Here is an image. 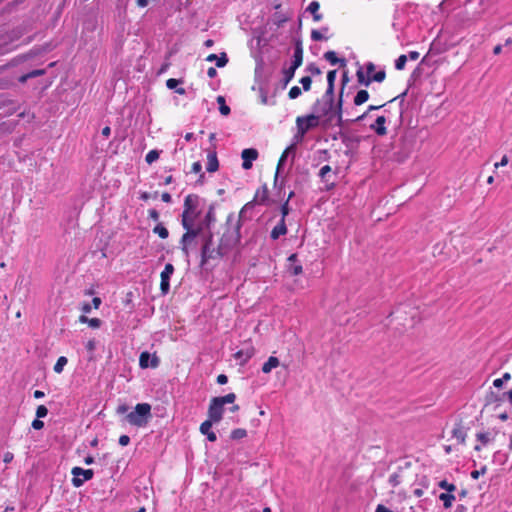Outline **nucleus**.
Listing matches in <instances>:
<instances>
[{
  "instance_id": "f257e3e1",
  "label": "nucleus",
  "mask_w": 512,
  "mask_h": 512,
  "mask_svg": "<svg viewBox=\"0 0 512 512\" xmlns=\"http://www.w3.org/2000/svg\"><path fill=\"white\" fill-rule=\"evenodd\" d=\"M242 222L240 216L229 214L223 225L220 226L217 238L212 233L204 236L201 248V265L209 260L221 259L231 252L240 242V229Z\"/></svg>"
},
{
  "instance_id": "f03ea898",
  "label": "nucleus",
  "mask_w": 512,
  "mask_h": 512,
  "mask_svg": "<svg viewBox=\"0 0 512 512\" xmlns=\"http://www.w3.org/2000/svg\"><path fill=\"white\" fill-rule=\"evenodd\" d=\"M342 106H343V89H341L337 103L327 99H317L313 105L316 115L324 117L322 124L324 127L341 126L342 125Z\"/></svg>"
},
{
  "instance_id": "7ed1b4c3",
  "label": "nucleus",
  "mask_w": 512,
  "mask_h": 512,
  "mask_svg": "<svg viewBox=\"0 0 512 512\" xmlns=\"http://www.w3.org/2000/svg\"><path fill=\"white\" fill-rule=\"evenodd\" d=\"M198 206V195L189 194L185 197L183 204V212L181 215V224L183 227H198V224H196V221L200 216Z\"/></svg>"
},
{
  "instance_id": "20e7f679",
  "label": "nucleus",
  "mask_w": 512,
  "mask_h": 512,
  "mask_svg": "<svg viewBox=\"0 0 512 512\" xmlns=\"http://www.w3.org/2000/svg\"><path fill=\"white\" fill-rule=\"evenodd\" d=\"M236 400L235 393H229L225 396L213 397L208 407V419L218 423L221 421L224 413V405L233 404Z\"/></svg>"
},
{
  "instance_id": "39448f33",
  "label": "nucleus",
  "mask_w": 512,
  "mask_h": 512,
  "mask_svg": "<svg viewBox=\"0 0 512 512\" xmlns=\"http://www.w3.org/2000/svg\"><path fill=\"white\" fill-rule=\"evenodd\" d=\"M151 415V405L148 403H139L134 411L127 414V421L136 427H144L148 424Z\"/></svg>"
},
{
  "instance_id": "423d86ee",
  "label": "nucleus",
  "mask_w": 512,
  "mask_h": 512,
  "mask_svg": "<svg viewBox=\"0 0 512 512\" xmlns=\"http://www.w3.org/2000/svg\"><path fill=\"white\" fill-rule=\"evenodd\" d=\"M185 229V233L182 235L180 239V249L185 257H189L190 251L196 248L197 245V237L200 235L202 231V224L199 223L198 227H183Z\"/></svg>"
},
{
  "instance_id": "0eeeda50",
  "label": "nucleus",
  "mask_w": 512,
  "mask_h": 512,
  "mask_svg": "<svg viewBox=\"0 0 512 512\" xmlns=\"http://www.w3.org/2000/svg\"><path fill=\"white\" fill-rule=\"evenodd\" d=\"M274 203H277V201L269 197L268 186L264 183L255 191L253 199L243 206L237 216H240L241 219L242 214L254 205L270 206Z\"/></svg>"
},
{
  "instance_id": "6e6552de",
  "label": "nucleus",
  "mask_w": 512,
  "mask_h": 512,
  "mask_svg": "<svg viewBox=\"0 0 512 512\" xmlns=\"http://www.w3.org/2000/svg\"><path fill=\"white\" fill-rule=\"evenodd\" d=\"M297 136L302 138L311 129L316 128L320 124L319 116L312 113L296 118Z\"/></svg>"
},
{
  "instance_id": "1a4fd4ad",
  "label": "nucleus",
  "mask_w": 512,
  "mask_h": 512,
  "mask_svg": "<svg viewBox=\"0 0 512 512\" xmlns=\"http://www.w3.org/2000/svg\"><path fill=\"white\" fill-rule=\"evenodd\" d=\"M406 482V472L402 469L394 472L389 476L388 483L392 487L391 494L397 493L401 498H406V493L401 490H396L399 486Z\"/></svg>"
},
{
  "instance_id": "9d476101",
  "label": "nucleus",
  "mask_w": 512,
  "mask_h": 512,
  "mask_svg": "<svg viewBox=\"0 0 512 512\" xmlns=\"http://www.w3.org/2000/svg\"><path fill=\"white\" fill-rule=\"evenodd\" d=\"M73 475L72 484L74 487L79 488L85 481L93 478L94 472L92 469H83L81 467H73L71 470Z\"/></svg>"
},
{
  "instance_id": "9b49d317",
  "label": "nucleus",
  "mask_w": 512,
  "mask_h": 512,
  "mask_svg": "<svg viewBox=\"0 0 512 512\" xmlns=\"http://www.w3.org/2000/svg\"><path fill=\"white\" fill-rule=\"evenodd\" d=\"M174 272V266L171 263H167L164 270L160 274V290L163 294H167L170 289V277Z\"/></svg>"
},
{
  "instance_id": "f8f14e48",
  "label": "nucleus",
  "mask_w": 512,
  "mask_h": 512,
  "mask_svg": "<svg viewBox=\"0 0 512 512\" xmlns=\"http://www.w3.org/2000/svg\"><path fill=\"white\" fill-rule=\"evenodd\" d=\"M259 156L258 151L255 148H246L242 151V168L244 170H249L253 166V161H255Z\"/></svg>"
},
{
  "instance_id": "ddd939ff",
  "label": "nucleus",
  "mask_w": 512,
  "mask_h": 512,
  "mask_svg": "<svg viewBox=\"0 0 512 512\" xmlns=\"http://www.w3.org/2000/svg\"><path fill=\"white\" fill-rule=\"evenodd\" d=\"M297 260H298V256L296 253L291 254L287 259L288 272L293 276L300 275L303 272V267L301 264L297 263Z\"/></svg>"
},
{
  "instance_id": "4468645a",
  "label": "nucleus",
  "mask_w": 512,
  "mask_h": 512,
  "mask_svg": "<svg viewBox=\"0 0 512 512\" xmlns=\"http://www.w3.org/2000/svg\"><path fill=\"white\" fill-rule=\"evenodd\" d=\"M214 423H215L214 421H212L210 419H207V420H205L204 422L201 423L200 428H199L200 432L203 435H206L207 439L210 442H215L217 440L216 434L211 430L212 425Z\"/></svg>"
},
{
  "instance_id": "2eb2a0df",
  "label": "nucleus",
  "mask_w": 512,
  "mask_h": 512,
  "mask_svg": "<svg viewBox=\"0 0 512 512\" xmlns=\"http://www.w3.org/2000/svg\"><path fill=\"white\" fill-rule=\"evenodd\" d=\"M466 436L467 433L464 426L460 423L455 424V426L452 429V437L456 440L457 444H465Z\"/></svg>"
},
{
  "instance_id": "dca6fc26",
  "label": "nucleus",
  "mask_w": 512,
  "mask_h": 512,
  "mask_svg": "<svg viewBox=\"0 0 512 512\" xmlns=\"http://www.w3.org/2000/svg\"><path fill=\"white\" fill-rule=\"evenodd\" d=\"M254 348L252 346L247 349H241L234 354V358L236 360H240V363L243 365L247 363L254 355Z\"/></svg>"
},
{
  "instance_id": "f3484780",
  "label": "nucleus",
  "mask_w": 512,
  "mask_h": 512,
  "mask_svg": "<svg viewBox=\"0 0 512 512\" xmlns=\"http://www.w3.org/2000/svg\"><path fill=\"white\" fill-rule=\"evenodd\" d=\"M303 63V47L302 43L298 41L295 45L294 54H293V62L291 67L297 69Z\"/></svg>"
},
{
  "instance_id": "a211bd4d",
  "label": "nucleus",
  "mask_w": 512,
  "mask_h": 512,
  "mask_svg": "<svg viewBox=\"0 0 512 512\" xmlns=\"http://www.w3.org/2000/svg\"><path fill=\"white\" fill-rule=\"evenodd\" d=\"M386 118L384 116H378L375 123L370 125V128L379 136H384L387 134V129L385 127Z\"/></svg>"
},
{
  "instance_id": "6ab92c4d",
  "label": "nucleus",
  "mask_w": 512,
  "mask_h": 512,
  "mask_svg": "<svg viewBox=\"0 0 512 512\" xmlns=\"http://www.w3.org/2000/svg\"><path fill=\"white\" fill-rule=\"evenodd\" d=\"M287 233V226L284 219H281L279 223L271 230L270 237L273 240H277L280 236Z\"/></svg>"
},
{
  "instance_id": "aec40b11",
  "label": "nucleus",
  "mask_w": 512,
  "mask_h": 512,
  "mask_svg": "<svg viewBox=\"0 0 512 512\" xmlns=\"http://www.w3.org/2000/svg\"><path fill=\"white\" fill-rule=\"evenodd\" d=\"M219 168V161L216 152H209L207 155L206 170L210 173L216 172Z\"/></svg>"
},
{
  "instance_id": "412c9836",
  "label": "nucleus",
  "mask_w": 512,
  "mask_h": 512,
  "mask_svg": "<svg viewBox=\"0 0 512 512\" xmlns=\"http://www.w3.org/2000/svg\"><path fill=\"white\" fill-rule=\"evenodd\" d=\"M324 58L331 64H339L341 67L346 66V60L344 58H338L335 51H327L324 53Z\"/></svg>"
},
{
  "instance_id": "4be33fe9",
  "label": "nucleus",
  "mask_w": 512,
  "mask_h": 512,
  "mask_svg": "<svg viewBox=\"0 0 512 512\" xmlns=\"http://www.w3.org/2000/svg\"><path fill=\"white\" fill-rule=\"evenodd\" d=\"M477 441L480 442V445H475L474 449L476 451H480L482 449V446H486L489 444L493 438L491 437V434L489 432H479L476 434Z\"/></svg>"
},
{
  "instance_id": "5701e85b",
  "label": "nucleus",
  "mask_w": 512,
  "mask_h": 512,
  "mask_svg": "<svg viewBox=\"0 0 512 512\" xmlns=\"http://www.w3.org/2000/svg\"><path fill=\"white\" fill-rule=\"evenodd\" d=\"M505 398L508 400L510 405H512V389L509 390L508 392L503 393L502 397H499L496 394H494L493 392H491L490 395L487 396V402L488 403H496V402L503 401Z\"/></svg>"
},
{
  "instance_id": "b1692460",
  "label": "nucleus",
  "mask_w": 512,
  "mask_h": 512,
  "mask_svg": "<svg viewBox=\"0 0 512 512\" xmlns=\"http://www.w3.org/2000/svg\"><path fill=\"white\" fill-rule=\"evenodd\" d=\"M319 9L320 3L318 1H312L307 7V11L312 14L315 22H319L323 19V15L319 13Z\"/></svg>"
},
{
  "instance_id": "393cba45",
  "label": "nucleus",
  "mask_w": 512,
  "mask_h": 512,
  "mask_svg": "<svg viewBox=\"0 0 512 512\" xmlns=\"http://www.w3.org/2000/svg\"><path fill=\"white\" fill-rule=\"evenodd\" d=\"M280 364L279 359L275 356H270L262 366V372L268 374L272 369L278 367Z\"/></svg>"
},
{
  "instance_id": "a878e982",
  "label": "nucleus",
  "mask_w": 512,
  "mask_h": 512,
  "mask_svg": "<svg viewBox=\"0 0 512 512\" xmlns=\"http://www.w3.org/2000/svg\"><path fill=\"white\" fill-rule=\"evenodd\" d=\"M293 148V146H290V147H287L281 154L279 160H278V163H277V169H276V173H275V176H274V184L276 185L277 183V180H278V175H279V171H280V168L283 166L285 160L287 159V156L289 154V151Z\"/></svg>"
},
{
  "instance_id": "bb28decb",
  "label": "nucleus",
  "mask_w": 512,
  "mask_h": 512,
  "mask_svg": "<svg viewBox=\"0 0 512 512\" xmlns=\"http://www.w3.org/2000/svg\"><path fill=\"white\" fill-rule=\"evenodd\" d=\"M179 83H181V80L179 79H175V78H169L167 81H166V86L167 88L169 89H176V93L179 94V95H184L186 93V90L182 87L180 88H177V86L179 85Z\"/></svg>"
},
{
  "instance_id": "cd10ccee",
  "label": "nucleus",
  "mask_w": 512,
  "mask_h": 512,
  "mask_svg": "<svg viewBox=\"0 0 512 512\" xmlns=\"http://www.w3.org/2000/svg\"><path fill=\"white\" fill-rule=\"evenodd\" d=\"M369 99V93L367 90H359L356 94V96L354 97V104L356 106H360L362 104H364L365 102H367V100Z\"/></svg>"
},
{
  "instance_id": "c85d7f7f",
  "label": "nucleus",
  "mask_w": 512,
  "mask_h": 512,
  "mask_svg": "<svg viewBox=\"0 0 512 512\" xmlns=\"http://www.w3.org/2000/svg\"><path fill=\"white\" fill-rule=\"evenodd\" d=\"M439 499L443 502L444 508L448 509L452 506L455 496L452 493H441Z\"/></svg>"
},
{
  "instance_id": "c756f323",
  "label": "nucleus",
  "mask_w": 512,
  "mask_h": 512,
  "mask_svg": "<svg viewBox=\"0 0 512 512\" xmlns=\"http://www.w3.org/2000/svg\"><path fill=\"white\" fill-rule=\"evenodd\" d=\"M217 103L219 104V111L223 116H228L231 112L230 107L226 105L225 98L223 96L217 97Z\"/></svg>"
},
{
  "instance_id": "7c9ffc66",
  "label": "nucleus",
  "mask_w": 512,
  "mask_h": 512,
  "mask_svg": "<svg viewBox=\"0 0 512 512\" xmlns=\"http://www.w3.org/2000/svg\"><path fill=\"white\" fill-rule=\"evenodd\" d=\"M153 232L155 234H157L161 239H166L168 238L169 236V231L168 229L161 223L157 224L154 228H153Z\"/></svg>"
},
{
  "instance_id": "2f4dec72",
  "label": "nucleus",
  "mask_w": 512,
  "mask_h": 512,
  "mask_svg": "<svg viewBox=\"0 0 512 512\" xmlns=\"http://www.w3.org/2000/svg\"><path fill=\"white\" fill-rule=\"evenodd\" d=\"M296 69L293 67H289L283 70V85L287 86V84L293 79Z\"/></svg>"
},
{
  "instance_id": "473e14b6",
  "label": "nucleus",
  "mask_w": 512,
  "mask_h": 512,
  "mask_svg": "<svg viewBox=\"0 0 512 512\" xmlns=\"http://www.w3.org/2000/svg\"><path fill=\"white\" fill-rule=\"evenodd\" d=\"M356 76H357V81L359 84L369 86L372 82V79L370 78V76L365 77L362 69L357 70Z\"/></svg>"
},
{
  "instance_id": "72a5a7b5",
  "label": "nucleus",
  "mask_w": 512,
  "mask_h": 512,
  "mask_svg": "<svg viewBox=\"0 0 512 512\" xmlns=\"http://www.w3.org/2000/svg\"><path fill=\"white\" fill-rule=\"evenodd\" d=\"M246 436H247V431L243 428L234 429L230 434V438L233 440H240V439L245 438Z\"/></svg>"
},
{
  "instance_id": "f704fd0d",
  "label": "nucleus",
  "mask_w": 512,
  "mask_h": 512,
  "mask_svg": "<svg viewBox=\"0 0 512 512\" xmlns=\"http://www.w3.org/2000/svg\"><path fill=\"white\" fill-rule=\"evenodd\" d=\"M67 364V358L65 356H61L57 359L53 369L55 373H61L64 369V366Z\"/></svg>"
},
{
  "instance_id": "c9c22d12",
  "label": "nucleus",
  "mask_w": 512,
  "mask_h": 512,
  "mask_svg": "<svg viewBox=\"0 0 512 512\" xmlns=\"http://www.w3.org/2000/svg\"><path fill=\"white\" fill-rule=\"evenodd\" d=\"M150 354L146 351L142 352L139 357V365L141 368H147L149 366Z\"/></svg>"
},
{
  "instance_id": "e433bc0d",
  "label": "nucleus",
  "mask_w": 512,
  "mask_h": 512,
  "mask_svg": "<svg viewBox=\"0 0 512 512\" xmlns=\"http://www.w3.org/2000/svg\"><path fill=\"white\" fill-rule=\"evenodd\" d=\"M408 57L404 54L400 55L395 61V68L397 70H403L405 68Z\"/></svg>"
},
{
  "instance_id": "4c0bfd02",
  "label": "nucleus",
  "mask_w": 512,
  "mask_h": 512,
  "mask_svg": "<svg viewBox=\"0 0 512 512\" xmlns=\"http://www.w3.org/2000/svg\"><path fill=\"white\" fill-rule=\"evenodd\" d=\"M159 158V152L157 150H151L149 151L145 156V161L148 164H152L154 161H156Z\"/></svg>"
},
{
  "instance_id": "58836bf2",
  "label": "nucleus",
  "mask_w": 512,
  "mask_h": 512,
  "mask_svg": "<svg viewBox=\"0 0 512 512\" xmlns=\"http://www.w3.org/2000/svg\"><path fill=\"white\" fill-rule=\"evenodd\" d=\"M370 78L372 79V81L375 82H383L386 78V72L384 70H380L374 73L372 76H370Z\"/></svg>"
},
{
  "instance_id": "ea45409f",
  "label": "nucleus",
  "mask_w": 512,
  "mask_h": 512,
  "mask_svg": "<svg viewBox=\"0 0 512 512\" xmlns=\"http://www.w3.org/2000/svg\"><path fill=\"white\" fill-rule=\"evenodd\" d=\"M323 99L335 101L334 99V85H327V89L322 96Z\"/></svg>"
},
{
  "instance_id": "a19ab883",
  "label": "nucleus",
  "mask_w": 512,
  "mask_h": 512,
  "mask_svg": "<svg viewBox=\"0 0 512 512\" xmlns=\"http://www.w3.org/2000/svg\"><path fill=\"white\" fill-rule=\"evenodd\" d=\"M302 84L304 91H309L311 89L312 79L309 76L302 77L299 81Z\"/></svg>"
},
{
  "instance_id": "79ce46f5",
  "label": "nucleus",
  "mask_w": 512,
  "mask_h": 512,
  "mask_svg": "<svg viewBox=\"0 0 512 512\" xmlns=\"http://www.w3.org/2000/svg\"><path fill=\"white\" fill-rule=\"evenodd\" d=\"M227 63H228V58H227V55L225 52L221 53V55L219 57L217 56V59H216L217 67L222 68V67L226 66Z\"/></svg>"
},
{
  "instance_id": "37998d69",
  "label": "nucleus",
  "mask_w": 512,
  "mask_h": 512,
  "mask_svg": "<svg viewBox=\"0 0 512 512\" xmlns=\"http://www.w3.org/2000/svg\"><path fill=\"white\" fill-rule=\"evenodd\" d=\"M439 487L447 490V493H452L453 491L456 490V486L452 483H448L446 480L440 481Z\"/></svg>"
},
{
  "instance_id": "c03bdc74",
  "label": "nucleus",
  "mask_w": 512,
  "mask_h": 512,
  "mask_svg": "<svg viewBox=\"0 0 512 512\" xmlns=\"http://www.w3.org/2000/svg\"><path fill=\"white\" fill-rule=\"evenodd\" d=\"M302 91L298 86H293L290 88L288 92V96L290 99H296L301 95Z\"/></svg>"
},
{
  "instance_id": "a18cd8bd",
  "label": "nucleus",
  "mask_w": 512,
  "mask_h": 512,
  "mask_svg": "<svg viewBox=\"0 0 512 512\" xmlns=\"http://www.w3.org/2000/svg\"><path fill=\"white\" fill-rule=\"evenodd\" d=\"M48 414V409L45 405H39L36 409V416L37 418H44Z\"/></svg>"
},
{
  "instance_id": "49530a36",
  "label": "nucleus",
  "mask_w": 512,
  "mask_h": 512,
  "mask_svg": "<svg viewBox=\"0 0 512 512\" xmlns=\"http://www.w3.org/2000/svg\"><path fill=\"white\" fill-rule=\"evenodd\" d=\"M311 39L313 41H321V40H324V39H327V38L324 37V35L322 34L321 31L314 29V30L311 31Z\"/></svg>"
},
{
  "instance_id": "de8ad7c7",
  "label": "nucleus",
  "mask_w": 512,
  "mask_h": 512,
  "mask_svg": "<svg viewBox=\"0 0 512 512\" xmlns=\"http://www.w3.org/2000/svg\"><path fill=\"white\" fill-rule=\"evenodd\" d=\"M384 105H385V104L377 105V106H376V105H370V106L368 107L367 111H366L364 114H362L361 116H359V117L356 119V121H360V120L364 119V118L366 117V115H367L370 111L378 110V109L382 108Z\"/></svg>"
},
{
  "instance_id": "09e8293b",
  "label": "nucleus",
  "mask_w": 512,
  "mask_h": 512,
  "mask_svg": "<svg viewBox=\"0 0 512 512\" xmlns=\"http://www.w3.org/2000/svg\"><path fill=\"white\" fill-rule=\"evenodd\" d=\"M337 71L336 70H330L327 73V85H334L335 79H336Z\"/></svg>"
},
{
  "instance_id": "8fccbe9b",
  "label": "nucleus",
  "mask_w": 512,
  "mask_h": 512,
  "mask_svg": "<svg viewBox=\"0 0 512 512\" xmlns=\"http://www.w3.org/2000/svg\"><path fill=\"white\" fill-rule=\"evenodd\" d=\"M101 320L99 318H89L88 319V325L91 327V328H94V329H97L101 326Z\"/></svg>"
},
{
  "instance_id": "3c124183",
  "label": "nucleus",
  "mask_w": 512,
  "mask_h": 512,
  "mask_svg": "<svg viewBox=\"0 0 512 512\" xmlns=\"http://www.w3.org/2000/svg\"><path fill=\"white\" fill-rule=\"evenodd\" d=\"M289 211H290V208H289V203L287 201H285L282 205H281V219H284L286 218V216L289 214Z\"/></svg>"
},
{
  "instance_id": "603ef678",
  "label": "nucleus",
  "mask_w": 512,
  "mask_h": 512,
  "mask_svg": "<svg viewBox=\"0 0 512 512\" xmlns=\"http://www.w3.org/2000/svg\"><path fill=\"white\" fill-rule=\"evenodd\" d=\"M307 70L312 74V75H320L322 73L321 69L316 66L315 64H310L308 67H307Z\"/></svg>"
},
{
  "instance_id": "864d4df0",
  "label": "nucleus",
  "mask_w": 512,
  "mask_h": 512,
  "mask_svg": "<svg viewBox=\"0 0 512 512\" xmlns=\"http://www.w3.org/2000/svg\"><path fill=\"white\" fill-rule=\"evenodd\" d=\"M508 162H509L508 156H507V155H504V156L502 157V159H501L499 162H496V163L494 164V168H495V169H498V168H500V167H504V166H506V165L508 164Z\"/></svg>"
},
{
  "instance_id": "5fc2aeb1",
  "label": "nucleus",
  "mask_w": 512,
  "mask_h": 512,
  "mask_svg": "<svg viewBox=\"0 0 512 512\" xmlns=\"http://www.w3.org/2000/svg\"><path fill=\"white\" fill-rule=\"evenodd\" d=\"M31 426L35 430H40L44 427V422L42 420H40L39 418H37L32 421Z\"/></svg>"
},
{
  "instance_id": "6e6d98bb",
  "label": "nucleus",
  "mask_w": 512,
  "mask_h": 512,
  "mask_svg": "<svg viewBox=\"0 0 512 512\" xmlns=\"http://www.w3.org/2000/svg\"><path fill=\"white\" fill-rule=\"evenodd\" d=\"M202 171V165L199 161L194 162L191 166V173L198 174Z\"/></svg>"
},
{
  "instance_id": "4d7b16f0",
  "label": "nucleus",
  "mask_w": 512,
  "mask_h": 512,
  "mask_svg": "<svg viewBox=\"0 0 512 512\" xmlns=\"http://www.w3.org/2000/svg\"><path fill=\"white\" fill-rule=\"evenodd\" d=\"M486 473V467L481 468L480 470H474L471 472V477L473 479H478L481 475Z\"/></svg>"
},
{
  "instance_id": "13d9d810",
  "label": "nucleus",
  "mask_w": 512,
  "mask_h": 512,
  "mask_svg": "<svg viewBox=\"0 0 512 512\" xmlns=\"http://www.w3.org/2000/svg\"><path fill=\"white\" fill-rule=\"evenodd\" d=\"M331 167L329 165H324L323 167H321L320 171H319V176L321 178H325V176L331 172Z\"/></svg>"
},
{
  "instance_id": "bf43d9fd",
  "label": "nucleus",
  "mask_w": 512,
  "mask_h": 512,
  "mask_svg": "<svg viewBox=\"0 0 512 512\" xmlns=\"http://www.w3.org/2000/svg\"><path fill=\"white\" fill-rule=\"evenodd\" d=\"M85 347H86L87 351H89L90 353H93V351L96 348V341L94 339L89 340L86 343Z\"/></svg>"
},
{
  "instance_id": "052dcab7",
  "label": "nucleus",
  "mask_w": 512,
  "mask_h": 512,
  "mask_svg": "<svg viewBox=\"0 0 512 512\" xmlns=\"http://www.w3.org/2000/svg\"><path fill=\"white\" fill-rule=\"evenodd\" d=\"M148 216L150 219L154 220V221H158L159 220V212L155 209H150L148 211Z\"/></svg>"
},
{
  "instance_id": "680f3d73",
  "label": "nucleus",
  "mask_w": 512,
  "mask_h": 512,
  "mask_svg": "<svg viewBox=\"0 0 512 512\" xmlns=\"http://www.w3.org/2000/svg\"><path fill=\"white\" fill-rule=\"evenodd\" d=\"M45 70L44 69H36V70H33L31 72H29V76L30 78H34V77H38V76H42L45 74Z\"/></svg>"
},
{
  "instance_id": "e2e57ef3",
  "label": "nucleus",
  "mask_w": 512,
  "mask_h": 512,
  "mask_svg": "<svg viewBox=\"0 0 512 512\" xmlns=\"http://www.w3.org/2000/svg\"><path fill=\"white\" fill-rule=\"evenodd\" d=\"M130 443V437L128 435H121L119 437V444L121 446H127Z\"/></svg>"
},
{
  "instance_id": "0e129e2a",
  "label": "nucleus",
  "mask_w": 512,
  "mask_h": 512,
  "mask_svg": "<svg viewBox=\"0 0 512 512\" xmlns=\"http://www.w3.org/2000/svg\"><path fill=\"white\" fill-rule=\"evenodd\" d=\"M375 71V65L372 62L366 64V72L368 76H372Z\"/></svg>"
},
{
  "instance_id": "69168bd1",
  "label": "nucleus",
  "mask_w": 512,
  "mask_h": 512,
  "mask_svg": "<svg viewBox=\"0 0 512 512\" xmlns=\"http://www.w3.org/2000/svg\"><path fill=\"white\" fill-rule=\"evenodd\" d=\"M228 382V377L225 374H220L217 376V383L220 385H224Z\"/></svg>"
},
{
  "instance_id": "338daca9",
  "label": "nucleus",
  "mask_w": 512,
  "mask_h": 512,
  "mask_svg": "<svg viewBox=\"0 0 512 512\" xmlns=\"http://www.w3.org/2000/svg\"><path fill=\"white\" fill-rule=\"evenodd\" d=\"M13 458H14L13 453L6 452L3 456V461H4V463L8 464V463L12 462Z\"/></svg>"
},
{
  "instance_id": "774afa93",
  "label": "nucleus",
  "mask_w": 512,
  "mask_h": 512,
  "mask_svg": "<svg viewBox=\"0 0 512 512\" xmlns=\"http://www.w3.org/2000/svg\"><path fill=\"white\" fill-rule=\"evenodd\" d=\"M375 512H393V511L388 509L383 504H379V505H377Z\"/></svg>"
}]
</instances>
